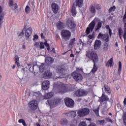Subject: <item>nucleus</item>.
<instances>
[{
	"instance_id": "nucleus-13",
	"label": "nucleus",
	"mask_w": 126,
	"mask_h": 126,
	"mask_svg": "<svg viewBox=\"0 0 126 126\" xmlns=\"http://www.w3.org/2000/svg\"><path fill=\"white\" fill-rule=\"evenodd\" d=\"M41 87L43 90H48L50 87V82L48 81H44L42 83Z\"/></svg>"
},
{
	"instance_id": "nucleus-31",
	"label": "nucleus",
	"mask_w": 126,
	"mask_h": 126,
	"mask_svg": "<svg viewBox=\"0 0 126 126\" xmlns=\"http://www.w3.org/2000/svg\"><path fill=\"white\" fill-rule=\"evenodd\" d=\"M46 69V65L44 63H41V64L39 66V70L40 71H44V70Z\"/></svg>"
},
{
	"instance_id": "nucleus-25",
	"label": "nucleus",
	"mask_w": 126,
	"mask_h": 126,
	"mask_svg": "<svg viewBox=\"0 0 126 126\" xmlns=\"http://www.w3.org/2000/svg\"><path fill=\"white\" fill-rule=\"evenodd\" d=\"M57 27L59 30H62L63 28V23L59 22L57 24Z\"/></svg>"
},
{
	"instance_id": "nucleus-64",
	"label": "nucleus",
	"mask_w": 126,
	"mask_h": 126,
	"mask_svg": "<svg viewBox=\"0 0 126 126\" xmlns=\"http://www.w3.org/2000/svg\"><path fill=\"white\" fill-rule=\"evenodd\" d=\"M124 105H126V98H125V99H124Z\"/></svg>"
},
{
	"instance_id": "nucleus-22",
	"label": "nucleus",
	"mask_w": 126,
	"mask_h": 126,
	"mask_svg": "<svg viewBox=\"0 0 126 126\" xmlns=\"http://www.w3.org/2000/svg\"><path fill=\"white\" fill-rule=\"evenodd\" d=\"M68 123V122L67 121V119H66L65 118H63V119H62L60 122V124L62 126H67Z\"/></svg>"
},
{
	"instance_id": "nucleus-55",
	"label": "nucleus",
	"mask_w": 126,
	"mask_h": 126,
	"mask_svg": "<svg viewBox=\"0 0 126 126\" xmlns=\"http://www.w3.org/2000/svg\"><path fill=\"white\" fill-rule=\"evenodd\" d=\"M88 126H97V125L94 123H91Z\"/></svg>"
},
{
	"instance_id": "nucleus-42",
	"label": "nucleus",
	"mask_w": 126,
	"mask_h": 126,
	"mask_svg": "<svg viewBox=\"0 0 126 126\" xmlns=\"http://www.w3.org/2000/svg\"><path fill=\"white\" fill-rule=\"evenodd\" d=\"M101 27H102V23L98 22L97 24V28L95 29V31H97V30H99V29H100Z\"/></svg>"
},
{
	"instance_id": "nucleus-33",
	"label": "nucleus",
	"mask_w": 126,
	"mask_h": 126,
	"mask_svg": "<svg viewBox=\"0 0 126 126\" xmlns=\"http://www.w3.org/2000/svg\"><path fill=\"white\" fill-rule=\"evenodd\" d=\"M121 71H122V62H119V66H118V73L120 75L121 74Z\"/></svg>"
},
{
	"instance_id": "nucleus-38",
	"label": "nucleus",
	"mask_w": 126,
	"mask_h": 126,
	"mask_svg": "<svg viewBox=\"0 0 126 126\" xmlns=\"http://www.w3.org/2000/svg\"><path fill=\"white\" fill-rule=\"evenodd\" d=\"M106 29H108L109 35L111 37V36H112V30H111V29L110 28V26H109V25H106Z\"/></svg>"
},
{
	"instance_id": "nucleus-51",
	"label": "nucleus",
	"mask_w": 126,
	"mask_h": 126,
	"mask_svg": "<svg viewBox=\"0 0 126 126\" xmlns=\"http://www.w3.org/2000/svg\"><path fill=\"white\" fill-rule=\"evenodd\" d=\"M44 44L43 42H40V49H44L45 48V46H44Z\"/></svg>"
},
{
	"instance_id": "nucleus-16",
	"label": "nucleus",
	"mask_w": 126,
	"mask_h": 126,
	"mask_svg": "<svg viewBox=\"0 0 126 126\" xmlns=\"http://www.w3.org/2000/svg\"><path fill=\"white\" fill-rule=\"evenodd\" d=\"M101 41L99 40H96L94 44V50H98L101 47Z\"/></svg>"
},
{
	"instance_id": "nucleus-52",
	"label": "nucleus",
	"mask_w": 126,
	"mask_h": 126,
	"mask_svg": "<svg viewBox=\"0 0 126 126\" xmlns=\"http://www.w3.org/2000/svg\"><path fill=\"white\" fill-rule=\"evenodd\" d=\"M44 44L46 47H47V48L50 47V44H49V43H47V40H45Z\"/></svg>"
},
{
	"instance_id": "nucleus-44",
	"label": "nucleus",
	"mask_w": 126,
	"mask_h": 126,
	"mask_svg": "<svg viewBox=\"0 0 126 126\" xmlns=\"http://www.w3.org/2000/svg\"><path fill=\"white\" fill-rule=\"evenodd\" d=\"M94 111L96 115H99V106L96 109H94Z\"/></svg>"
},
{
	"instance_id": "nucleus-11",
	"label": "nucleus",
	"mask_w": 126,
	"mask_h": 126,
	"mask_svg": "<svg viewBox=\"0 0 126 126\" xmlns=\"http://www.w3.org/2000/svg\"><path fill=\"white\" fill-rule=\"evenodd\" d=\"M47 102L51 107H56L60 103V99H56L52 100H48Z\"/></svg>"
},
{
	"instance_id": "nucleus-20",
	"label": "nucleus",
	"mask_w": 126,
	"mask_h": 126,
	"mask_svg": "<svg viewBox=\"0 0 126 126\" xmlns=\"http://www.w3.org/2000/svg\"><path fill=\"white\" fill-rule=\"evenodd\" d=\"M89 11L92 14H95V13H96V9H95V6L93 4L91 5L89 7Z\"/></svg>"
},
{
	"instance_id": "nucleus-62",
	"label": "nucleus",
	"mask_w": 126,
	"mask_h": 126,
	"mask_svg": "<svg viewBox=\"0 0 126 126\" xmlns=\"http://www.w3.org/2000/svg\"><path fill=\"white\" fill-rule=\"evenodd\" d=\"M2 12V8L1 7V6L0 5V14Z\"/></svg>"
},
{
	"instance_id": "nucleus-21",
	"label": "nucleus",
	"mask_w": 126,
	"mask_h": 126,
	"mask_svg": "<svg viewBox=\"0 0 126 126\" xmlns=\"http://www.w3.org/2000/svg\"><path fill=\"white\" fill-rule=\"evenodd\" d=\"M32 108L34 110H36V109L38 108V101H37V100H32Z\"/></svg>"
},
{
	"instance_id": "nucleus-12",
	"label": "nucleus",
	"mask_w": 126,
	"mask_h": 126,
	"mask_svg": "<svg viewBox=\"0 0 126 126\" xmlns=\"http://www.w3.org/2000/svg\"><path fill=\"white\" fill-rule=\"evenodd\" d=\"M66 25L70 29H73V28H75L76 26V25H75L74 22H73V21H72L70 19L67 20L66 22Z\"/></svg>"
},
{
	"instance_id": "nucleus-43",
	"label": "nucleus",
	"mask_w": 126,
	"mask_h": 126,
	"mask_svg": "<svg viewBox=\"0 0 126 126\" xmlns=\"http://www.w3.org/2000/svg\"><path fill=\"white\" fill-rule=\"evenodd\" d=\"M115 9H116V6H113L109 8V12H112V11H115Z\"/></svg>"
},
{
	"instance_id": "nucleus-28",
	"label": "nucleus",
	"mask_w": 126,
	"mask_h": 126,
	"mask_svg": "<svg viewBox=\"0 0 126 126\" xmlns=\"http://www.w3.org/2000/svg\"><path fill=\"white\" fill-rule=\"evenodd\" d=\"M113 64V58H111L106 63V66L111 67Z\"/></svg>"
},
{
	"instance_id": "nucleus-56",
	"label": "nucleus",
	"mask_w": 126,
	"mask_h": 126,
	"mask_svg": "<svg viewBox=\"0 0 126 126\" xmlns=\"http://www.w3.org/2000/svg\"><path fill=\"white\" fill-rule=\"evenodd\" d=\"M89 39H92V38H94V33H93L92 35L90 34V35H89Z\"/></svg>"
},
{
	"instance_id": "nucleus-14",
	"label": "nucleus",
	"mask_w": 126,
	"mask_h": 126,
	"mask_svg": "<svg viewBox=\"0 0 126 126\" xmlns=\"http://www.w3.org/2000/svg\"><path fill=\"white\" fill-rule=\"evenodd\" d=\"M52 9L54 13H58V11H59V5H57V3H52L51 5Z\"/></svg>"
},
{
	"instance_id": "nucleus-57",
	"label": "nucleus",
	"mask_w": 126,
	"mask_h": 126,
	"mask_svg": "<svg viewBox=\"0 0 126 126\" xmlns=\"http://www.w3.org/2000/svg\"><path fill=\"white\" fill-rule=\"evenodd\" d=\"M13 5V7H14V9H16V8H18V5H17V3H15Z\"/></svg>"
},
{
	"instance_id": "nucleus-40",
	"label": "nucleus",
	"mask_w": 126,
	"mask_h": 126,
	"mask_svg": "<svg viewBox=\"0 0 126 126\" xmlns=\"http://www.w3.org/2000/svg\"><path fill=\"white\" fill-rule=\"evenodd\" d=\"M25 11H26V13H29V12H30V7H29V6L27 5L26 8H25Z\"/></svg>"
},
{
	"instance_id": "nucleus-35",
	"label": "nucleus",
	"mask_w": 126,
	"mask_h": 126,
	"mask_svg": "<svg viewBox=\"0 0 126 126\" xmlns=\"http://www.w3.org/2000/svg\"><path fill=\"white\" fill-rule=\"evenodd\" d=\"M108 47H109V44H108V43L107 42L104 43L103 45V51L108 50Z\"/></svg>"
},
{
	"instance_id": "nucleus-7",
	"label": "nucleus",
	"mask_w": 126,
	"mask_h": 126,
	"mask_svg": "<svg viewBox=\"0 0 126 126\" xmlns=\"http://www.w3.org/2000/svg\"><path fill=\"white\" fill-rule=\"evenodd\" d=\"M95 25H96V23H95V20H94L89 25V27H88L86 29V32L87 33L89 34L91 31H93V29H94V27H95Z\"/></svg>"
},
{
	"instance_id": "nucleus-54",
	"label": "nucleus",
	"mask_w": 126,
	"mask_h": 126,
	"mask_svg": "<svg viewBox=\"0 0 126 126\" xmlns=\"http://www.w3.org/2000/svg\"><path fill=\"white\" fill-rule=\"evenodd\" d=\"M98 123H99V124L100 125H102L103 124H104V123H105V120H99L98 121Z\"/></svg>"
},
{
	"instance_id": "nucleus-53",
	"label": "nucleus",
	"mask_w": 126,
	"mask_h": 126,
	"mask_svg": "<svg viewBox=\"0 0 126 126\" xmlns=\"http://www.w3.org/2000/svg\"><path fill=\"white\" fill-rule=\"evenodd\" d=\"M18 36H23L24 35V32L23 31L20 32L19 33H17Z\"/></svg>"
},
{
	"instance_id": "nucleus-36",
	"label": "nucleus",
	"mask_w": 126,
	"mask_h": 126,
	"mask_svg": "<svg viewBox=\"0 0 126 126\" xmlns=\"http://www.w3.org/2000/svg\"><path fill=\"white\" fill-rule=\"evenodd\" d=\"M18 123H19V124H22V125L24 126H27V125H26V123L25 122V121L23 119L19 120Z\"/></svg>"
},
{
	"instance_id": "nucleus-47",
	"label": "nucleus",
	"mask_w": 126,
	"mask_h": 126,
	"mask_svg": "<svg viewBox=\"0 0 126 126\" xmlns=\"http://www.w3.org/2000/svg\"><path fill=\"white\" fill-rule=\"evenodd\" d=\"M80 126H87V125L85 122H82L80 123Z\"/></svg>"
},
{
	"instance_id": "nucleus-59",
	"label": "nucleus",
	"mask_w": 126,
	"mask_h": 126,
	"mask_svg": "<svg viewBox=\"0 0 126 126\" xmlns=\"http://www.w3.org/2000/svg\"><path fill=\"white\" fill-rule=\"evenodd\" d=\"M72 122L75 124H77V120H76V119H73Z\"/></svg>"
},
{
	"instance_id": "nucleus-50",
	"label": "nucleus",
	"mask_w": 126,
	"mask_h": 126,
	"mask_svg": "<svg viewBox=\"0 0 126 126\" xmlns=\"http://www.w3.org/2000/svg\"><path fill=\"white\" fill-rule=\"evenodd\" d=\"M39 38V36L37 34H35L33 35V41H35V40H37Z\"/></svg>"
},
{
	"instance_id": "nucleus-9",
	"label": "nucleus",
	"mask_w": 126,
	"mask_h": 126,
	"mask_svg": "<svg viewBox=\"0 0 126 126\" xmlns=\"http://www.w3.org/2000/svg\"><path fill=\"white\" fill-rule=\"evenodd\" d=\"M87 92L83 90H78L75 92V94L78 97H81V96H86L87 95Z\"/></svg>"
},
{
	"instance_id": "nucleus-60",
	"label": "nucleus",
	"mask_w": 126,
	"mask_h": 126,
	"mask_svg": "<svg viewBox=\"0 0 126 126\" xmlns=\"http://www.w3.org/2000/svg\"><path fill=\"white\" fill-rule=\"evenodd\" d=\"M34 96H36V97H38V96H39V94H38L37 93H34L33 97H34Z\"/></svg>"
},
{
	"instance_id": "nucleus-15",
	"label": "nucleus",
	"mask_w": 126,
	"mask_h": 126,
	"mask_svg": "<svg viewBox=\"0 0 126 126\" xmlns=\"http://www.w3.org/2000/svg\"><path fill=\"white\" fill-rule=\"evenodd\" d=\"M52 77V73L50 70H47L43 73V78L45 79H50Z\"/></svg>"
},
{
	"instance_id": "nucleus-34",
	"label": "nucleus",
	"mask_w": 126,
	"mask_h": 126,
	"mask_svg": "<svg viewBox=\"0 0 126 126\" xmlns=\"http://www.w3.org/2000/svg\"><path fill=\"white\" fill-rule=\"evenodd\" d=\"M4 18V13H2L0 15V27L2 24V20Z\"/></svg>"
},
{
	"instance_id": "nucleus-4",
	"label": "nucleus",
	"mask_w": 126,
	"mask_h": 126,
	"mask_svg": "<svg viewBox=\"0 0 126 126\" xmlns=\"http://www.w3.org/2000/svg\"><path fill=\"white\" fill-rule=\"evenodd\" d=\"M58 90V92L61 94L65 93V92H67V86L64 84H61L59 85Z\"/></svg>"
},
{
	"instance_id": "nucleus-17",
	"label": "nucleus",
	"mask_w": 126,
	"mask_h": 126,
	"mask_svg": "<svg viewBox=\"0 0 126 126\" xmlns=\"http://www.w3.org/2000/svg\"><path fill=\"white\" fill-rule=\"evenodd\" d=\"M45 63L47 64H52L54 63V59L53 58L48 57L45 59Z\"/></svg>"
},
{
	"instance_id": "nucleus-27",
	"label": "nucleus",
	"mask_w": 126,
	"mask_h": 126,
	"mask_svg": "<svg viewBox=\"0 0 126 126\" xmlns=\"http://www.w3.org/2000/svg\"><path fill=\"white\" fill-rule=\"evenodd\" d=\"M15 64L17 65L18 67H19L20 66V63H19V57L17 55L15 56Z\"/></svg>"
},
{
	"instance_id": "nucleus-23",
	"label": "nucleus",
	"mask_w": 126,
	"mask_h": 126,
	"mask_svg": "<svg viewBox=\"0 0 126 126\" xmlns=\"http://www.w3.org/2000/svg\"><path fill=\"white\" fill-rule=\"evenodd\" d=\"M68 117H70L71 118H75L76 116V113L74 111H71L67 114Z\"/></svg>"
},
{
	"instance_id": "nucleus-2",
	"label": "nucleus",
	"mask_w": 126,
	"mask_h": 126,
	"mask_svg": "<svg viewBox=\"0 0 126 126\" xmlns=\"http://www.w3.org/2000/svg\"><path fill=\"white\" fill-rule=\"evenodd\" d=\"M90 113V110L88 108H83L78 110L77 115L79 117L81 118H83L85 116H88Z\"/></svg>"
},
{
	"instance_id": "nucleus-18",
	"label": "nucleus",
	"mask_w": 126,
	"mask_h": 126,
	"mask_svg": "<svg viewBox=\"0 0 126 126\" xmlns=\"http://www.w3.org/2000/svg\"><path fill=\"white\" fill-rule=\"evenodd\" d=\"M32 34V29L31 28H29L27 29L25 31V35L27 38H29Z\"/></svg>"
},
{
	"instance_id": "nucleus-48",
	"label": "nucleus",
	"mask_w": 126,
	"mask_h": 126,
	"mask_svg": "<svg viewBox=\"0 0 126 126\" xmlns=\"http://www.w3.org/2000/svg\"><path fill=\"white\" fill-rule=\"evenodd\" d=\"M106 122H108V123H113V121L112 120H111V118H107L105 119Z\"/></svg>"
},
{
	"instance_id": "nucleus-41",
	"label": "nucleus",
	"mask_w": 126,
	"mask_h": 126,
	"mask_svg": "<svg viewBox=\"0 0 126 126\" xmlns=\"http://www.w3.org/2000/svg\"><path fill=\"white\" fill-rule=\"evenodd\" d=\"M75 43V38L71 39L70 41L69 46H72Z\"/></svg>"
},
{
	"instance_id": "nucleus-10",
	"label": "nucleus",
	"mask_w": 126,
	"mask_h": 126,
	"mask_svg": "<svg viewBox=\"0 0 126 126\" xmlns=\"http://www.w3.org/2000/svg\"><path fill=\"white\" fill-rule=\"evenodd\" d=\"M57 71H58L59 73H61L62 75L64 76V75L66 74V68L63 66H58L57 67Z\"/></svg>"
},
{
	"instance_id": "nucleus-63",
	"label": "nucleus",
	"mask_w": 126,
	"mask_h": 126,
	"mask_svg": "<svg viewBox=\"0 0 126 126\" xmlns=\"http://www.w3.org/2000/svg\"><path fill=\"white\" fill-rule=\"evenodd\" d=\"M52 52H53V54H56V51H55V48H53V49H52Z\"/></svg>"
},
{
	"instance_id": "nucleus-6",
	"label": "nucleus",
	"mask_w": 126,
	"mask_h": 126,
	"mask_svg": "<svg viewBox=\"0 0 126 126\" xmlns=\"http://www.w3.org/2000/svg\"><path fill=\"white\" fill-rule=\"evenodd\" d=\"M97 38L98 39H102V40H103L106 43L109 42V34H108V33L103 34L100 32L99 33Z\"/></svg>"
},
{
	"instance_id": "nucleus-19",
	"label": "nucleus",
	"mask_w": 126,
	"mask_h": 126,
	"mask_svg": "<svg viewBox=\"0 0 126 126\" xmlns=\"http://www.w3.org/2000/svg\"><path fill=\"white\" fill-rule=\"evenodd\" d=\"M54 96V93L53 92H50V93H47L44 95V99H50L52 98Z\"/></svg>"
},
{
	"instance_id": "nucleus-49",
	"label": "nucleus",
	"mask_w": 126,
	"mask_h": 126,
	"mask_svg": "<svg viewBox=\"0 0 126 126\" xmlns=\"http://www.w3.org/2000/svg\"><path fill=\"white\" fill-rule=\"evenodd\" d=\"M95 8L96 9L99 10V9H101V8H102V7L100 6V4H98L95 6Z\"/></svg>"
},
{
	"instance_id": "nucleus-45",
	"label": "nucleus",
	"mask_w": 126,
	"mask_h": 126,
	"mask_svg": "<svg viewBox=\"0 0 126 126\" xmlns=\"http://www.w3.org/2000/svg\"><path fill=\"white\" fill-rule=\"evenodd\" d=\"M14 0H9V6H12L13 5Z\"/></svg>"
},
{
	"instance_id": "nucleus-29",
	"label": "nucleus",
	"mask_w": 126,
	"mask_h": 126,
	"mask_svg": "<svg viewBox=\"0 0 126 126\" xmlns=\"http://www.w3.org/2000/svg\"><path fill=\"white\" fill-rule=\"evenodd\" d=\"M28 112H29V113H32V101H31L29 103V106L28 107Z\"/></svg>"
},
{
	"instance_id": "nucleus-3",
	"label": "nucleus",
	"mask_w": 126,
	"mask_h": 126,
	"mask_svg": "<svg viewBox=\"0 0 126 126\" xmlns=\"http://www.w3.org/2000/svg\"><path fill=\"white\" fill-rule=\"evenodd\" d=\"M61 34L62 36V38L64 39V40H65V41L69 39V38H70L71 33L69 31L63 30L62 31Z\"/></svg>"
},
{
	"instance_id": "nucleus-37",
	"label": "nucleus",
	"mask_w": 126,
	"mask_h": 126,
	"mask_svg": "<svg viewBox=\"0 0 126 126\" xmlns=\"http://www.w3.org/2000/svg\"><path fill=\"white\" fill-rule=\"evenodd\" d=\"M96 63H94V67L93 68L92 70V72H93V73H95V72L97 71V69H98V68L97 67V66H96V65H95Z\"/></svg>"
},
{
	"instance_id": "nucleus-24",
	"label": "nucleus",
	"mask_w": 126,
	"mask_h": 126,
	"mask_svg": "<svg viewBox=\"0 0 126 126\" xmlns=\"http://www.w3.org/2000/svg\"><path fill=\"white\" fill-rule=\"evenodd\" d=\"M76 6L81 7L82 4H83V0H76Z\"/></svg>"
},
{
	"instance_id": "nucleus-26",
	"label": "nucleus",
	"mask_w": 126,
	"mask_h": 126,
	"mask_svg": "<svg viewBox=\"0 0 126 126\" xmlns=\"http://www.w3.org/2000/svg\"><path fill=\"white\" fill-rule=\"evenodd\" d=\"M71 13H72V15H76V7H75V5L74 4V3L72 7Z\"/></svg>"
},
{
	"instance_id": "nucleus-58",
	"label": "nucleus",
	"mask_w": 126,
	"mask_h": 126,
	"mask_svg": "<svg viewBox=\"0 0 126 126\" xmlns=\"http://www.w3.org/2000/svg\"><path fill=\"white\" fill-rule=\"evenodd\" d=\"M34 46L35 47V48H39V42H35Z\"/></svg>"
},
{
	"instance_id": "nucleus-39",
	"label": "nucleus",
	"mask_w": 126,
	"mask_h": 126,
	"mask_svg": "<svg viewBox=\"0 0 126 126\" xmlns=\"http://www.w3.org/2000/svg\"><path fill=\"white\" fill-rule=\"evenodd\" d=\"M123 118L124 124L125 126H126V112L124 114Z\"/></svg>"
},
{
	"instance_id": "nucleus-46",
	"label": "nucleus",
	"mask_w": 126,
	"mask_h": 126,
	"mask_svg": "<svg viewBox=\"0 0 126 126\" xmlns=\"http://www.w3.org/2000/svg\"><path fill=\"white\" fill-rule=\"evenodd\" d=\"M67 91H72L73 90V87L70 86L67 87Z\"/></svg>"
},
{
	"instance_id": "nucleus-1",
	"label": "nucleus",
	"mask_w": 126,
	"mask_h": 126,
	"mask_svg": "<svg viewBox=\"0 0 126 126\" xmlns=\"http://www.w3.org/2000/svg\"><path fill=\"white\" fill-rule=\"evenodd\" d=\"M86 57H88L89 59L92 60L94 62V63H98V55L95 53L94 51H88L87 52V54L86 55Z\"/></svg>"
},
{
	"instance_id": "nucleus-8",
	"label": "nucleus",
	"mask_w": 126,
	"mask_h": 126,
	"mask_svg": "<svg viewBox=\"0 0 126 126\" xmlns=\"http://www.w3.org/2000/svg\"><path fill=\"white\" fill-rule=\"evenodd\" d=\"M72 76L76 81L82 80V75L76 72H73Z\"/></svg>"
},
{
	"instance_id": "nucleus-5",
	"label": "nucleus",
	"mask_w": 126,
	"mask_h": 126,
	"mask_svg": "<svg viewBox=\"0 0 126 126\" xmlns=\"http://www.w3.org/2000/svg\"><path fill=\"white\" fill-rule=\"evenodd\" d=\"M64 102H65V104L66 105V106H67V107H69L70 108H72V107H73V106H74V101L69 98H65L64 99Z\"/></svg>"
},
{
	"instance_id": "nucleus-30",
	"label": "nucleus",
	"mask_w": 126,
	"mask_h": 126,
	"mask_svg": "<svg viewBox=\"0 0 126 126\" xmlns=\"http://www.w3.org/2000/svg\"><path fill=\"white\" fill-rule=\"evenodd\" d=\"M108 100H109L108 96L103 94L101 98V102H104V101H108Z\"/></svg>"
},
{
	"instance_id": "nucleus-61",
	"label": "nucleus",
	"mask_w": 126,
	"mask_h": 126,
	"mask_svg": "<svg viewBox=\"0 0 126 126\" xmlns=\"http://www.w3.org/2000/svg\"><path fill=\"white\" fill-rule=\"evenodd\" d=\"M40 36H41L42 39H44L45 38V36H44V34H43V33H41Z\"/></svg>"
},
{
	"instance_id": "nucleus-32",
	"label": "nucleus",
	"mask_w": 126,
	"mask_h": 126,
	"mask_svg": "<svg viewBox=\"0 0 126 126\" xmlns=\"http://www.w3.org/2000/svg\"><path fill=\"white\" fill-rule=\"evenodd\" d=\"M104 91L106 93L108 94H111V91H110V88L108 86L104 85Z\"/></svg>"
}]
</instances>
